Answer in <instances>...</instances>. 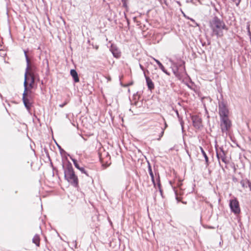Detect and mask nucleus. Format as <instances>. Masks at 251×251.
Segmentation results:
<instances>
[{
  "instance_id": "5701e85b",
  "label": "nucleus",
  "mask_w": 251,
  "mask_h": 251,
  "mask_svg": "<svg viewBox=\"0 0 251 251\" xmlns=\"http://www.w3.org/2000/svg\"><path fill=\"white\" fill-rule=\"evenodd\" d=\"M65 104H62V105H60V106L62 107Z\"/></svg>"
},
{
  "instance_id": "9b49d317",
  "label": "nucleus",
  "mask_w": 251,
  "mask_h": 251,
  "mask_svg": "<svg viewBox=\"0 0 251 251\" xmlns=\"http://www.w3.org/2000/svg\"><path fill=\"white\" fill-rule=\"evenodd\" d=\"M193 126L197 128H200L201 126V119L197 116H194L192 117Z\"/></svg>"
},
{
  "instance_id": "9d476101",
  "label": "nucleus",
  "mask_w": 251,
  "mask_h": 251,
  "mask_svg": "<svg viewBox=\"0 0 251 251\" xmlns=\"http://www.w3.org/2000/svg\"><path fill=\"white\" fill-rule=\"evenodd\" d=\"M217 157L219 160L221 159L225 164L228 163L226 152L222 148H220L217 151Z\"/></svg>"
},
{
  "instance_id": "423d86ee",
  "label": "nucleus",
  "mask_w": 251,
  "mask_h": 251,
  "mask_svg": "<svg viewBox=\"0 0 251 251\" xmlns=\"http://www.w3.org/2000/svg\"><path fill=\"white\" fill-rule=\"evenodd\" d=\"M218 108L220 118L229 116V111L226 104L224 101H221L219 103Z\"/></svg>"
},
{
  "instance_id": "412c9836",
  "label": "nucleus",
  "mask_w": 251,
  "mask_h": 251,
  "mask_svg": "<svg viewBox=\"0 0 251 251\" xmlns=\"http://www.w3.org/2000/svg\"><path fill=\"white\" fill-rule=\"evenodd\" d=\"M246 183H247L248 187L251 190V182L249 180H247Z\"/></svg>"
},
{
  "instance_id": "6e6552de",
  "label": "nucleus",
  "mask_w": 251,
  "mask_h": 251,
  "mask_svg": "<svg viewBox=\"0 0 251 251\" xmlns=\"http://www.w3.org/2000/svg\"><path fill=\"white\" fill-rule=\"evenodd\" d=\"M29 93H30V91H28V90L26 91L24 90L22 99L24 105L28 110H29L31 105V96Z\"/></svg>"
},
{
  "instance_id": "20e7f679",
  "label": "nucleus",
  "mask_w": 251,
  "mask_h": 251,
  "mask_svg": "<svg viewBox=\"0 0 251 251\" xmlns=\"http://www.w3.org/2000/svg\"><path fill=\"white\" fill-rule=\"evenodd\" d=\"M148 170L150 176L151 177V181L152 182V183L153 184L154 187H156V186L157 185L158 188L161 191V183L159 173L158 172H155L154 176L151 169V167L150 164H149Z\"/></svg>"
},
{
  "instance_id": "ddd939ff",
  "label": "nucleus",
  "mask_w": 251,
  "mask_h": 251,
  "mask_svg": "<svg viewBox=\"0 0 251 251\" xmlns=\"http://www.w3.org/2000/svg\"><path fill=\"white\" fill-rule=\"evenodd\" d=\"M167 126V125L166 123H165V128H163L162 127H159V128H156L157 130L160 131L159 134L158 135L157 137L156 138L157 140H159L163 136L164 132V129Z\"/></svg>"
},
{
  "instance_id": "0eeeda50",
  "label": "nucleus",
  "mask_w": 251,
  "mask_h": 251,
  "mask_svg": "<svg viewBox=\"0 0 251 251\" xmlns=\"http://www.w3.org/2000/svg\"><path fill=\"white\" fill-rule=\"evenodd\" d=\"M100 160L102 166L107 167L110 164V156L107 152L103 151L99 154Z\"/></svg>"
},
{
  "instance_id": "dca6fc26",
  "label": "nucleus",
  "mask_w": 251,
  "mask_h": 251,
  "mask_svg": "<svg viewBox=\"0 0 251 251\" xmlns=\"http://www.w3.org/2000/svg\"><path fill=\"white\" fill-rule=\"evenodd\" d=\"M113 55L116 57L119 58L121 56V52L116 49L112 48L111 49Z\"/></svg>"
},
{
  "instance_id": "39448f33",
  "label": "nucleus",
  "mask_w": 251,
  "mask_h": 251,
  "mask_svg": "<svg viewBox=\"0 0 251 251\" xmlns=\"http://www.w3.org/2000/svg\"><path fill=\"white\" fill-rule=\"evenodd\" d=\"M229 207L231 211L236 216L241 213V209L238 201L236 198L230 200L229 201Z\"/></svg>"
},
{
  "instance_id": "f8f14e48",
  "label": "nucleus",
  "mask_w": 251,
  "mask_h": 251,
  "mask_svg": "<svg viewBox=\"0 0 251 251\" xmlns=\"http://www.w3.org/2000/svg\"><path fill=\"white\" fill-rule=\"evenodd\" d=\"M145 76L148 89L150 91H152L154 89V85L153 82H152V80L149 76H147L146 75H145Z\"/></svg>"
},
{
  "instance_id": "7ed1b4c3",
  "label": "nucleus",
  "mask_w": 251,
  "mask_h": 251,
  "mask_svg": "<svg viewBox=\"0 0 251 251\" xmlns=\"http://www.w3.org/2000/svg\"><path fill=\"white\" fill-rule=\"evenodd\" d=\"M65 177L68 181L75 187L77 186V177L71 167H68L65 171Z\"/></svg>"
},
{
  "instance_id": "b1692460",
  "label": "nucleus",
  "mask_w": 251,
  "mask_h": 251,
  "mask_svg": "<svg viewBox=\"0 0 251 251\" xmlns=\"http://www.w3.org/2000/svg\"><path fill=\"white\" fill-rule=\"evenodd\" d=\"M160 2L162 1V0H158Z\"/></svg>"
},
{
  "instance_id": "2eb2a0df",
  "label": "nucleus",
  "mask_w": 251,
  "mask_h": 251,
  "mask_svg": "<svg viewBox=\"0 0 251 251\" xmlns=\"http://www.w3.org/2000/svg\"><path fill=\"white\" fill-rule=\"evenodd\" d=\"M71 75L74 78L75 82H78V77L77 76V72L75 70H71L70 72Z\"/></svg>"
},
{
  "instance_id": "f257e3e1",
  "label": "nucleus",
  "mask_w": 251,
  "mask_h": 251,
  "mask_svg": "<svg viewBox=\"0 0 251 251\" xmlns=\"http://www.w3.org/2000/svg\"><path fill=\"white\" fill-rule=\"evenodd\" d=\"M27 63L26 71L25 74V80L24 83V90L27 91L28 89L33 87L35 80V75L33 69L29 65V60L27 56L26 51H25Z\"/></svg>"
},
{
  "instance_id": "f3484780",
  "label": "nucleus",
  "mask_w": 251,
  "mask_h": 251,
  "mask_svg": "<svg viewBox=\"0 0 251 251\" xmlns=\"http://www.w3.org/2000/svg\"><path fill=\"white\" fill-rule=\"evenodd\" d=\"M40 236H33L32 238V242L34 243L37 246L40 245Z\"/></svg>"
},
{
  "instance_id": "1a4fd4ad",
  "label": "nucleus",
  "mask_w": 251,
  "mask_h": 251,
  "mask_svg": "<svg viewBox=\"0 0 251 251\" xmlns=\"http://www.w3.org/2000/svg\"><path fill=\"white\" fill-rule=\"evenodd\" d=\"M221 126L223 131H227L231 126L228 116L221 117Z\"/></svg>"
},
{
  "instance_id": "a211bd4d",
  "label": "nucleus",
  "mask_w": 251,
  "mask_h": 251,
  "mask_svg": "<svg viewBox=\"0 0 251 251\" xmlns=\"http://www.w3.org/2000/svg\"><path fill=\"white\" fill-rule=\"evenodd\" d=\"M200 149H201V151L203 155V156L204 157V158H205V162H206V165L208 166L209 165V162H208V156H207L205 152L204 151L203 149H202V147H200Z\"/></svg>"
},
{
  "instance_id": "4468645a",
  "label": "nucleus",
  "mask_w": 251,
  "mask_h": 251,
  "mask_svg": "<svg viewBox=\"0 0 251 251\" xmlns=\"http://www.w3.org/2000/svg\"><path fill=\"white\" fill-rule=\"evenodd\" d=\"M153 59L156 62V63L158 65L159 68L165 73L168 74L167 70L165 69L164 66L162 65V64L157 59H156L155 58H153Z\"/></svg>"
},
{
  "instance_id": "aec40b11",
  "label": "nucleus",
  "mask_w": 251,
  "mask_h": 251,
  "mask_svg": "<svg viewBox=\"0 0 251 251\" xmlns=\"http://www.w3.org/2000/svg\"><path fill=\"white\" fill-rule=\"evenodd\" d=\"M79 171H80L82 173L85 174L87 176H88V174L87 173V172L85 171V169L84 168H81L79 167Z\"/></svg>"
},
{
  "instance_id": "f03ea898",
  "label": "nucleus",
  "mask_w": 251,
  "mask_h": 251,
  "mask_svg": "<svg viewBox=\"0 0 251 251\" xmlns=\"http://www.w3.org/2000/svg\"><path fill=\"white\" fill-rule=\"evenodd\" d=\"M209 24L212 31V35H216L218 37H223L224 35L223 30L227 29L225 22L217 17H214L210 20Z\"/></svg>"
},
{
  "instance_id": "6ab92c4d",
  "label": "nucleus",
  "mask_w": 251,
  "mask_h": 251,
  "mask_svg": "<svg viewBox=\"0 0 251 251\" xmlns=\"http://www.w3.org/2000/svg\"><path fill=\"white\" fill-rule=\"evenodd\" d=\"M247 180V179L242 180L240 181V184H241V186H242V187L245 188V187H247V185H248V184H247V183H246Z\"/></svg>"
},
{
  "instance_id": "4be33fe9",
  "label": "nucleus",
  "mask_w": 251,
  "mask_h": 251,
  "mask_svg": "<svg viewBox=\"0 0 251 251\" xmlns=\"http://www.w3.org/2000/svg\"><path fill=\"white\" fill-rule=\"evenodd\" d=\"M73 161H74V164H75V167L77 169H78V164L77 163V161L75 160H73Z\"/></svg>"
}]
</instances>
